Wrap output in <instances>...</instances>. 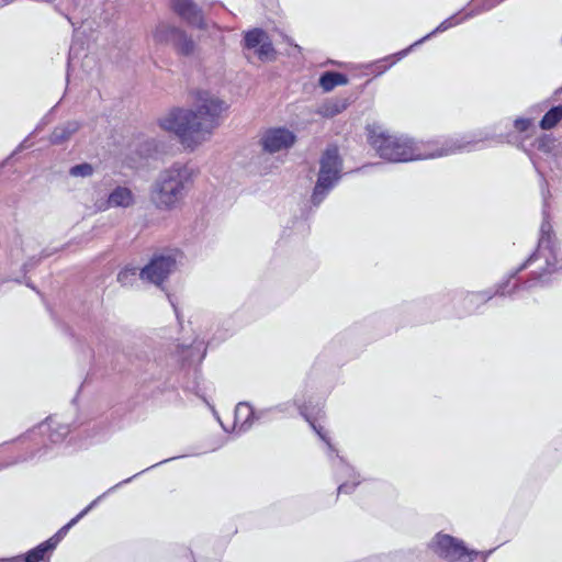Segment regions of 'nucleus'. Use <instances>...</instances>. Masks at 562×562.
Instances as JSON below:
<instances>
[{
	"label": "nucleus",
	"instance_id": "obj_1",
	"mask_svg": "<svg viewBox=\"0 0 562 562\" xmlns=\"http://www.w3.org/2000/svg\"><path fill=\"white\" fill-rule=\"evenodd\" d=\"M227 109V103L217 95L206 90H196L194 109L173 108L158 120V125L184 142L193 134H211L221 125L222 114Z\"/></svg>",
	"mask_w": 562,
	"mask_h": 562
},
{
	"label": "nucleus",
	"instance_id": "obj_2",
	"mask_svg": "<svg viewBox=\"0 0 562 562\" xmlns=\"http://www.w3.org/2000/svg\"><path fill=\"white\" fill-rule=\"evenodd\" d=\"M515 270L525 277L527 286L532 289L548 286L552 276L562 270L558 240L546 206L542 211L537 247Z\"/></svg>",
	"mask_w": 562,
	"mask_h": 562
},
{
	"label": "nucleus",
	"instance_id": "obj_3",
	"mask_svg": "<svg viewBox=\"0 0 562 562\" xmlns=\"http://www.w3.org/2000/svg\"><path fill=\"white\" fill-rule=\"evenodd\" d=\"M368 143L380 158L390 162H407L439 158V138L428 142L416 140L407 135L389 134L380 126L367 127Z\"/></svg>",
	"mask_w": 562,
	"mask_h": 562
},
{
	"label": "nucleus",
	"instance_id": "obj_4",
	"mask_svg": "<svg viewBox=\"0 0 562 562\" xmlns=\"http://www.w3.org/2000/svg\"><path fill=\"white\" fill-rule=\"evenodd\" d=\"M205 356L206 347L203 340L195 339L190 345L167 344L155 351L153 360L146 362L143 381H168L176 370L200 364Z\"/></svg>",
	"mask_w": 562,
	"mask_h": 562
},
{
	"label": "nucleus",
	"instance_id": "obj_5",
	"mask_svg": "<svg viewBox=\"0 0 562 562\" xmlns=\"http://www.w3.org/2000/svg\"><path fill=\"white\" fill-rule=\"evenodd\" d=\"M194 169L188 164L175 162L159 172L150 189V201L160 211L175 209L193 184Z\"/></svg>",
	"mask_w": 562,
	"mask_h": 562
},
{
	"label": "nucleus",
	"instance_id": "obj_6",
	"mask_svg": "<svg viewBox=\"0 0 562 562\" xmlns=\"http://www.w3.org/2000/svg\"><path fill=\"white\" fill-rule=\"evenodd\" d=\"M531 290L533 289L531 286H527L525 277L513 269L494 286L482 291L464 293L461 299L463 308L462 315L476 313L481 306L495 296L510 297L515 300Z\"/></svg>",
	"mask_w": 562,
	"mask_h": 562
},
{
	"label": "nucleus",
	"instance_id": "obj_7",
	"mask_svg": "<svg viewBox=\"0 0 562 562\" xmlns=\"http://www.w3.org/2000/svg\"><path fill=\"white\" fill-rule=\"evenodd\" d=\"M87 344L91 352V369L83 383L97 374V371H121L125 355L121 351L119 341L105 328L93 329Z\"/></svg>",
	"mask_w": 562,
	"mask_h": 562
},
{
	"label": "nucleus",
	"instance_id": "obj_8",
	"mask_svg": "<svg viewBox=\"0 0 562 562\" xmlns=\"http://www.w3.org/2000/svg\"><path fill=\"white\" fill-rule=\"evenodd\" d=\"M316 182L310 198V209H317L342 178L344 160L336 145H328L321 154Z\"/></svg>",
	"mask_w": 562,
	"mask_h": 562
},
{
	"label": "nucleus",
	"instance_id": "obj_9",
	"mask_svg": "<svg viewBox=\"0 0 562 562\" xmlns=\"http://www.w3.org/2000/svg\"><path fill=\"white\" fill-rule=\"evenodd\" d=\"M76 428L77 425L65 423L56 415L48 416L44 422L36 425L23 436V439L32 441L36 446V449L32 451L29 457L15 460L11 464L32 460L35 457H46L53 446L64 442L71 430Z\"/></svg>",
	"mask_w": 562,
	"mask_h": 562
},
{
	"label": "nucleus",
	"instance_id": "obj_10",
	"mask_svg": "<svg viewBox=\"0 0 562 562\" xmlns=\"http://www.w3.org/2000/svg\"><path fill=\"white\" fill-rule=\"evenodd\" d=\"M497 125L493 127V130L484 128L473 132L472 134L457 135L450 137H441L439 138V155L440 157L454 155L458 153H470L472 150H480L485 148V146L481 145L484 142H495V143H507L515 144L517 142V136L512 133H497Z\"/></svg>",
	"mask_w": 562,
	"mask_h": 562
},
{
	"label": "nucleus",
	"instance_id": "obj_11",
	"mask_svg": "<svg viewBox=\"0 0 562 562\" xmlns=\"http://www.w3.org/2000/svg\"><path fill=\"white\" fill-rule=\"evenodd\" d=\"M430 554H436L447 562H473L477 557L486 562L487 557L493 552L477 551L467 548L465 543L450 535L438 532L428 543Z\"/></svg>",
	"mask_w": 562,
	"mask_h": 562
},
{
	"label": "nucleus",
	"instance_id": "obj_12",
	"mask_svg": "<svg viewBox=\"0 0 562 562\" xmlns=\"http://www.w3.org/2000/svg\"><path fill=\"white\" fill-rule=\"evenodd\" d=\"M154 42L170 46L180 57H191L198 47L193 37L186 30L167 23L158 24L153 32Z\"/></svg>",
	"mask_w": 562,
	"mask_h": 562
},
{
	"label": "nucleus",
	"instance_id": "obj_13",
	"mask_svg": "<svg viewBox=\"0 0 562 562\" xmlns=\"http://www.w3.org/2000/svg\"><path fill=\"white\" fill-rule=\"evenodd\" d=\"M240 47L244 56L250 60L252 53L262 63L274 61L277 49L268 32L262 27H252L241 34Z\"/></svg>",
	"mask_w": 562,
	"mask_h": 562
},
{
	"label": "nucleus",
	"instance_id": "obj_14",
	"mask_svg": "<svg viewBox=\"0 0 562 562\" xmlns=\"http://www.w3.org/2000/svg\"><path fill=\"white\" fill-rule=\"evenodd\" d=\"M177 265L172 254H155L149 261L139 269V279L157 286H161L169 278Z\"/></svg>",
	"mask_w": 562,
	"mask_h": 562
},
{
	"label": "nucleus",
	"instance_id": "obj_15",
	"mask_svg": "<svg viewBox=\"0 0 562 562\" xmlns=\"http://www.w3.org/2000/svg\"><path fill=\"white\" fill-rule=\"evenodd\" d=\"M294 404L297 405L300 415L308 423L319 439L326 443L327 457H331V454L336 452V448L330 442V439L324 427L317 424V419L323 413L322 405L319 403L313 404L312 400L305 401L304 396L299 394L294 396Z\"/></svg>",
	"mask_w": 562,
	"mask_h": 562
},
{
	"label": "nucleus",
	"instance_id": "obj_16",
	"mask_svg": "<svg viewBox=\"0 0 562 562\" xmlns=\"http://www.w3.org/2000/svg\"><path fill=\"white\" fill-rule=\"evenodd\" d=\"M334 475L337 482H339L337 492L338 494H351L356 487L360 484L359 474L356 470L338 453L336 452L328 457Z\"/></svg>",
	"mask_w": 562,
	"mask_h": 562
},
{
	"label": "nucleus",
	"instance_id": "obj_17",
	"mask_svg": "<svg viewBox=\"0 0 562 562\" xmlns=\"http://www.w3.org/2000/svg\"><path fill=\"white\" fill-rule=\"evenodd\" d=\"M296 142V135L284 126L270 127L260 137L262 150L268 154H276L290 149Z\"/></svg>",
	"mask_w": 562,
	"mask_h": 562
},
{
	"label": "nucleus",
	"instance_id": "obj_18",
	"mask_svg": "<svg viewBox=\"0 0 562 562\" xmlns=\"http://www.w3.org/2000/svg\"><path fill=\"white\" fill-rule=\"evenodd\" d=\"M170 9L188 24L204 27L203 10L194 0H170Z\"/></svg>",
	"mask_w": 562,
	"mask_h": 562
},
{
	"label": "nucleus",
	"instance_id": "obj_19",
	"mask_svg": "<svg viewBox=\"0 0 562 562\" xmlns=\"http://www.w3.org/2000/svg\"><path fill=\"white\" fill-rule=\"evenodd\" d=\"M135 203V194L125 186H116L110 191L106 200L99 206L100 210H108L111 207L127 209Z\"/></svg>",
	"mask_w": 562,
	"mask_h": 562
},
{
	"label": "nucleus",
	"instance_id": "obj_20",
	"mask_svg": "<svg viewBox=\"0 0 562 562\" xmlns=\"http://www.w3.org/2000/svg\"><path fill=\"white\" fill-rule=\"evenodd\" d=\"M54 550L49 542L43 541L23 554L1 558L0 562H48Z\"/></svg>",
	"mask_w": 562,
	"mask_h": 562
},
{
	"label": "nucleus",
	"instance_id": "obj_21",
	"mask_svg": "<svg viewBox=\"0 0 562 562\" xmlns=\"http://www.w3.org/2000/svg\"><path fill=\"white\" fill-rule=\"evenodd\" d=\"M254 426V406L248 402H239L234 412L233 430L244 434Z\"/></svg>",
	"mask_w": 562,
	"mask_h": 562
},
{
	"label": "nucleus",
	"instance_id": "obj_22",
	"mask_svg": "<svg viewBox=\"0 0 562 562\" xmlns=\"http://www.w3.org/2000/svg\"><path fill=\"white\" fill-rule=\"evenodd\" d=\"M183 456H179V457H171V458H167L160 462H157L144 470H142L140 472L119 482L117 484L113 485L112 487H110L108 491H105L103 494H101L100 496H98L95 499H93L88 506H86L81 512H79L77 514V516L82 519L86 515H88L89 512H91L100 502L101 499H103L106 495L113 493L114 491H116L117 488H120L121 486L125 485V484H128L131 483L134 479H136L137 476L142 475L143 473L160 465V464H165V463H168L172 460H176V459H179V458H182Z\"/></svg>",
	"mask_w": 562,
	"mask_h": 562
},
{
	"label": "nucleus",
	"instance_id": "obj_23",
	"mask_svg": "<svg viewBox=\"0 0 562 562\" xmlns=\"http://www.w3.org/2000/svg\"><path fill=\"white\" fill-rule=\"evenodd\" d=\"M414 48H415V46H413V44H411L408 47H406L397 53L385 56L383 58L376 59V60L368 64L366 67L374 76H381L384 72H386L391 67H393L397 61H400L404 57H406Z\"/></svg>",
	"mask_w": 562,
	"mask_h": 562
},
{
	"label": "nucleus",
	"instance_id": "obj_24",
	"mask_svg": "<svg viewBox=\"0 0 562 562\" xmlns=\"http://www.w3.org/2000/svg\"><path fill=\"white\" fill-rule=\"evenodd\" d=\"M81 123L79 121H67L57 125L48 137V142L54 146H60L67 143L79 130Z\"/></svg>",
	"mask_w": 562,
	"mask_h": 562
},
{
	"label": "nucleus",
	"instance_id": "obj_25",
	"mask_svg": "<svg viewBox=\"0 0 562 562\" xmlns=\"http://www.w3.org/2000/svg\"><path fill=\"white\" fill-rule=\"evenodd\" d=\"M164 151V144L153 137H147L138 140L135 144L133 153L139 159L157 158Z\"/></svg>",
	"mask_w": 562,
	"mask_h": 562
},
{
	"label": "nucleus",
	"instance_id": "obj_26",
	"mask_svg": "<svg viewBox=\"0 0 562 562\" xmlns=\"http://www.w3.org/2000/svg\"><path fill=\"white\" fill-rule=\"evenodd\" d=\"M349 82L348 76L344 72L327 70L321 74L318 86L324 92H330L337 86H345Z\"/></svg>",
	"mask_w": 562,
	"mask_h": 562
},
{
	"label": "nucleus",
	"instance_id": "obj_27",
	"mask_svg": "<svg viewBox=\"0 0 562 562\" xmlns=\"http://www.w3.org/2000/svg\"><path fill=\"white\" fill-rule=\"evenodd\" d=\"M349 104L350 101L348 98L331 99L322 105L319 113L325 117H334L344 112Z\"/></svg>",
	"mask_w": 562,
	"mask_h": 562
},
{
	"label": "nucleus",
	"instance_id": "obj_28",
	"mask_svg": "<svg viewBox=\"0 0 562 562\" xmlns=\"http://www.w3.org/2000/svg\"><path fill=\"white\" fill-rule=\"evenodd\" d=\"M562 121V104L551 106L539 121V127L543 131L554 128Z\"/></svg>",
	"mask_w": 562,
	"mask_h": 562
},
{
	"label": "nucleus",
	"instance_id": "obj_29",
	"mask_svg": "<svg viewBox=\"0 0 562 562\" xmlns=\"http://www.w3.org/2000/svg\"><path fill=\"white\" fill-rule=\"evenodd\" d=\"M81 519L76 515L74 518H71L66 525H64L60 529H58L50 538L45 540L46 542L50 543V547L55 551L59 542L66 537L68 531L77 525Z\"/></svg>",
	"mask_w": 562,
	"mask_h": 562
},
{
	"label": "nucleus",
	"instance_id": "obj_30",
	"mask_svg": "<svg viewBox=\"0 0 562 562\" xmlns=\"http://www.w3.org/2000/svg\"><path fill=\"white\" fill-rule=\"evenodd\" d=\"M139 278L136 267L126 266L117 273V282L123 286H132Z\"/></svg>",
	"mask_w": 562,
	"mask_h": 562
},
{
	"label": "nucleus",
	"instance_id": "obj_31",
	"mask_svg": "<svg viewBox=\"0 0 562 562\" xmlns=\"http://www.w3.org/2000/svg\"><path fill=\"white\" fill-rule=\"evenodd\" d=\"M276 420L274 414L272 413L271 407L265 408H255L254 407V425H263L269 424Z\"/></svg>",
	"mask_w": 562,
	"mask_h": 562
},
{
	"label": "nucleus",
	"instance_id": "obj_32",
	"mask_svg": "<svg viewBox=\"0 0 562 562\" xmlns=\"http://www.w3.org/2000/svg\"><path fill=\"white\" fill-rule=\"evenodd\" d=\"M172 552L177 562H195L191 548L177 544L172 548Z\"/></svg>",
	"mask_w": 562,
	"mask_h": 562
},
{
	"label": "nucleus",
	"instance_id": "obj_33",
	"mask_svg": "<svg viewBox=\"0 0 562 562\" xmlns=\"http://www.w3.org/2000/svg\"><path fill=\"white\" fill-rule=\"evenodd\" d=\"M94 172V168L90 162H81L70 167L69 175L71 177L88 178Z\"/></svg>",
	"mask_w": 562,
	"mask_h": 562
},
{
	"label": "nucleus",
	"instance_id": "obj_34",
	"mask_svg": "<svg viewBox=\"0 0 562 562\" xmlns=\"http://www.w3.org/2000/svg\"><path fill=\"white\" fill-rule=\"evenodd\" d=\"M554 142L555 139L551 135L543 134L536 138L535 146L540 151L550 153L554 147Z\"/></svg>",
	"mask_w": 562,
	"mask_h": 562
},
{
	"label": "nucleus",
	"instance_id": "obj_35",
	"mask_svg": "<svg viewBox=\"0 0 562 562\" xmlns=\"http://www.w3.org/2000/svg\"><path fill=\"white\" fill-rule=\"evenodd\" d=\"M293 406L297 407V405L294 404V400L292 402L279 403V404L270 406V407L272 409V413L274 414V417L277 418L278 415H281V416L290 415Z\"/></svg>",
	"mask_w": 562,
	"mask_h": 562
},
{
	"label": "nucleus",
	"instance_id": "obj_36",
	"mask_svg": "<svg viewBox=\"0 0 562 562\" xmlns=\"http://www.w3.org/2000/svg\"><path fill=\"white\" fill-rule=\"evenodd\" d=\"M52 255V252L47 251L46 249L42 250L40 257H31L27 261H25L22 266V269L24 273H27L32 269H34L42 259L47 258Z\"/></svg>",
	"mask_w": 562,
	"mask_h": 562
},
{
	"label": "nucleus",
	"instance_id": "obj_37",
	"mask_svg": "<svg viewBox=\"0 0 562 562\" xmlns=\"http://www.w3.org/2000/svg\"><path fill=\"white\" fill-rule=\"evenodd\" d=\"M533 125L531 117H517L513 121L514 128L519 133L527 132Z\"/></svg>",
	"mask_w": 562,
	"mask_h": 562
},
{
	"label": "nucleus",
	"instance_id": "obj_38",
	"mask_svg": "<svg viewBox=\"0 0 562 562\" xmlns=\"http://www.w3.org/2000/svg\"><path fill=\"white\" fill-rule=\"evenodd\" d=\"M424 304H425L424 302L408 303V304L403 306V310L405 312H409V313L417 312V311H419L423 307Z\"/></svg>",
	"mask_w": 562,
	"mask_h": 562
},
{
	"label": "nucleus",
	"instance_id": "obj_39",
	"mask_svg": "<svg viewBox=\"0 0 562 562\" xmlns=\"http://www.w3.org/2000/svg\"><path fill=\"white\" fill-rule=\"evenodd\" d=\"M199 379H200V371L195 368L194 369V385H193L192 390L194 391V393L198 396H201L200 389H199V381H198Z\"/></svg>",
	"mask_w": 562,
	"mask_h": 562
},
{
	"label": "nucleus",
	"instance_id": "obj_40",
	"mask_svg": "<svg viewBox=\"0 0 562 562\" xmlns=\"http://www.w3.org/2000/svg\"><path fill=\"white\" fill-rule=\"evenodd\" d=\"M25 284H26V286H29V288H31L32 290H34V291H36L37 293H40V292H38V290L35 288V285H34L31 281H27Z\"/></svg>",
	"mask_w": 562,
	"mask_h": 562
},
{
	"label": "nucleus",
	"instance_id": "obj_41",
	"mask_svg": "<svg viewBox=\"0 0 562 562\" xmlns=\"http://www.w3.org/2000/svg\"><path fill=\"white\" fill-rule=\"evenodd\" d=\"M172 307L176 313L177 319L180 322V314H179L178 307L173 303H172Z\"/></svg>",
	"mask_w": 562,
	"mask_h": 562
},
{
	"label": "nucleus",
	"instance_id": "obj_42",
	"mask_svg": "<svg viewBox=\"0 0 562 562\" xmlns=\"http://www.w3.org/2000/svg\"><path fill=\"white\" fill-rule=\"evenodd\" d=\"M562 95V87L561 88H558L555 91H554V97H560Z\"/></svg>",
	"mask_w": 562,
	"mask_h": 562
},
{
	"label": "nucleus",
	"instance_id": "obj_43",
	"mask_svg": "<svg viewBox=\"0 0 562 562\" xmlns=\"http://www.w3.org/2000/svg\"><path fill=\"white\" fill-rule=\"evenodd\" d=\"M11 0H0V8L10 3Z\"/></svg>",
	"mask_w": 562,
	"mask_h": 562
},
{
	"label": "nucleus",
	"instance_id": "obj_44",
	"mask_svg": "<svg viewBox=\"0 0 562 562\" xmlns=\"http://www.w3.org/2000/svg\"><path fill=\"white\" fill-rule=\"evenodd\" d=\"M43 125H44V122H41V123L36 126V128L34 130V132H33L32 134H34V133H36V132H38V131L42 128V126H43Z\"/></svg>",
	"mask_w": 562,
	"mask_h": 562
},
{
	"label": "nucleus",
	"instance_id": "obj_45",
	"mask_svg": "<svg viewBox=\"0 0 562 562\" xmlns=\"http://www.w3.org/2000/svg\"><path fill=\"white\" fill-rule=\"evenodd\" d=\"M71 58H72V47H70V49H69L68 65L70 64Z\"/></svg>",
	"mask_w": 562,
	"mask_h": 562
},
{
	"label": "nucleus",
	"instance_id": "obj_46",
	"mask_svg": "<svg viewBox=\"0 0 562 562\" xmlns=\"http://www.w3.org/2000/svg\"><path fill=\"white\" fill-rule=\"evenodd\" d=\"M15 245H20L22 243L21 238L19 236L14 239Z\"/></svg>",
	"mask_w": 562,
	"mask_h": 562
},
{
	"label": "nucleus",
	"instance_id": "obj_47",
	"mask_svg": "<svg viewBox=\"0 0 562 562\" xmlns=\"http://www.w3.org/2000/svg\"><path fill=\"white\" fill-rule=\"evenodd\" d=\"M10 464H0V470H3L5 469L7 467H9Z\"/></svg>",
	"mask_w": 562,
	"mask_h": 562
}]
</instances>
